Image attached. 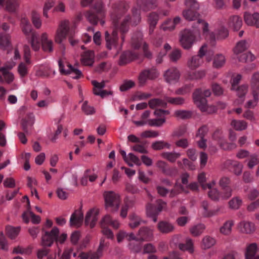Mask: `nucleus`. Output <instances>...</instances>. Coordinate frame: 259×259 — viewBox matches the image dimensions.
<instances>
[{
  "label": "nucleus",
  "instance_id": "obj_3",
  "mask_svg": "<svg viewBox=\"0 0 259 259\" xmlns=\"http://www.w3.org/2000/svg\"><path fill=\"white\" fill-rule=\"evenodd\" d=\"M197 28L186 29L181 32L180 42L184 49H190L194 42L201 39L200 31Z\"/></svg>",
  "mask_w": 259,
  "mask_h": 259
},
{
  "label": "nucleus",
  "instance_id": "obj_64",
  "mask_svg": "<svg viewBox=\"0 0 259 259\" xmlns=\"http://www.w3.org/2000/svg\"><path fill=\"white\" fill-rule=\"evenodd\" d=\"M32 22L34 27L39 29L41 26V21L39 15L36 13H33L32 16Z\"/></svg>",
  "mask_w": 259,
  "mask_h": 259
},
{
  "label": "nucleus",
  "instance_id": "obj_40",
  "mask_svg": "<svg viewBox=\"0 0 259 259\" xmlns=\"http://www.w3.org/2000/svg\"><path fill=\"white\" fill-rule=\"evenodd\" d=\"M136 56L132 52L127 51L123 53L120 57L119 64H125L136 58Z\"/></svg>",
  "mask_w": 259,
  "mask_h": 259
},
{
  "label": "nucleus",
  "instance_id": "obj_53",
  "mask_svg": "<svg viewBox=\"0 0 259 259\" xmlns=\"http://www.w3.org/2000/svg\"><path fill=\"white\" fill-rule=\"evenodd\" d=\"M130 222L129 226L131 228H135L142 223L141 219L135 214L131 215L130 217Z\"/></svg>",
  "mask_w": 259,
  "mask_h": 259
},
{
  "label": "nucleus",
  "instance_id": "obj_28",
  "mask_svg": "<svg viewBox=\"0 0 259 259\" xmlns=\"http://www.w3.org/2000/svg\"><path fill=\"white\" fill-rule=\"evenodd\" d=\"M158 230L162 233L167 234L174 230V225L167 221H160L157 224Z\"/></svg>",
  "mask_w": 259,
  "mask_h": 259
},
{
  "label": "nucleus",
  "instance_id": "obj_62",
  "mask_svg": "<svg viewBox=\"0 0 259 259\" xmlns=\"http://www.w3.org/2000/svg\"><path fill=\"white\" fill-rule=\"evenodd\" d=\"M242 79V75L240 74H234L231 80V90H234L237 87V85Z\"/></svg>",
  "mask_w": 259,
  "mask_h": 259
},
{
  "label": "nucleus",
  "instance_id": "obj_36",
  "mask_svg": "<svg viewBox=\"0 0 259 259\" xmlns=\"http://www.w3.org/2000/svg\"><path fill=\"white\" fill-rule=\"evenodd\" d=\"M30 64L26 63V61L19 64L17 71L21 78L26 76L28 74Z\"/></svg>",
  "mask_w": 259,
  "mask_h": 259
},
{
  "label": "nucleus",
  "instance_id": "obj_24",
  "mask_svg": "<svg viewBox=\"0 0 259 259\" xmlns=\"http://www.w3.org/2000/svg\"><path fill=\"white\" fill-rule=\"evenodd\" d=\"M156 165L157 167L160 168L161 171L166 175L174 176L178 173V170L176 168H169L167 164L164 161L158 160Z\"/></svg>",
  "mask_w": 259,
  "mask_h": 259
},
{
  "label": "nucleus",
  "instance_id": "obj_17",
  "mask_svg": "<svg viewBox=\"0 0 259 259\" xmlns=\"http://www.w3.org/2000/svg\"><path fill=\"white\" fill-rule=\"evenodd\" d=\"M197 27V29L199 30V28L202 29V35L208 38L211 41V34L213 33L209 29V24L204 20H198L193 26L192 28Z\"/></svg>",
  "mask_w": 259,
  "mask_h": 259
},
{
  "label": "nucleus",
  "instance_id": "obj_6",
  "mask_svg": "<svg viewBox=\"0 0 259 259\" xmlns=\"http://www.w3.org/2000/svg\"><path fill=\"white\" fill-rule=\"evenodd\" d=\"M248 47L247 42L244 40H242L238 41L233 48L234 54L236 56L239 61L247 62H252L255 60V57L250 52L242 54L247 50Z\"/></svg>",
  "mask_w": 259,
  "mask_h": 259
},
{
  "label": "nucleus",
  "instance_id": "obj_22",
  "mask_svg": "<svg viewBox=\"0 0 259 259\" xmlns=\"http://www.w3.org/2000/svg\"><path fill=\"white\" fill-rule=\"evenodd\" d=\"M105 35L107 48L111 50L115 47L118 39L117 31L116 30L113 31L111 35H110L108 31H106Z\"/></svg>",
  "mask_w": 259,
  "mask_h": 259
},
{
  "label": "nucleus",
  "instance_id": "obj_57",
  "mask_svg": "<svg viewBox=\"0 0 259 259\" xmlns=\"http://www.w3.org/2000/svg\"><path fill=\"white\" fill-rule=\"evenodd\" d=\"M205 71L204 70H200L190 73L188 76V78L190 79H200L205 77Z\"/></svg>",
  "mask_w": 259,
  "mask_h": 259
},
{
  "label": "nucleus",
  "instance_id": "obj_59",
  "mask_svg": "<svg viewBox=\"0 0 259 259\" xmlns=\"http://www.w3.org/2000/svg\"><path fill=\"white\" fill-rule=\"evenodd\" d=\"M209 197L214 201H219L221 199V193L216 189L210 190L208 193Z\"/></svg>",
  "mask_w": 259,
  "mask_h": 259
},
{
  "label": "nucleus",
  "instance_id": "obj_23",
  "mask_svg": "<svg viewBox=\"0 0 259 259\" xmlns=\"http://www.w3.org/2000/svg\"><path fill=\"white\" fill-rule=\"evenodd\" d=\"M238 228L240 232L245 234H251L255 230L253 223L246 221L240 222L238 225Z\"/></svg>",
  "mask_w": 259,
  "mask_h": 259
},
{
  "label": "nucleus",
  "instance_id": "obj_30",
  "mask_svg": "<svg viewBox=\"0 0 259 259\" xmlns=\"http://www.w3.org/2000/svg\"><path fill=\"white\" fill-rule=\"evenodd\" d=\"M259 19V14L254 13L251 14L248 12H245L244 14V20L245 22L248 25H255Z\"/></svg>",
  "mask_w": 259,
  "mask_h": 259
},
{
  "label": "nucleus",
  "instance_id": "obj_47",
  "mask_svg": "<svg viewBox=\"0 0 259 259\" xmlns=\"http://www.w3.org/2000/svg\"><path fill=\"white\" fill-rule=\"evenodd\" d=\"M229 206L232 209H238L242 204V200L239 197L232 198L228 202Z\"/></svg>",
  "mask_w": 259,
  "mask_h": 259
},
{
  "label": "nucleus",
  "instance_id": "obj_55",
  "mask_svg": "<svg viewBox=\"0 0 259 259\" xmlns=\"http://www.w3.org/2000/svg\"><path fill=\"white\" fill-rule=\"evenodd\" d=\"M174 116L179 119H187L191 116V113L187 110H178L175 111Z\"/></svg>",
  "mask_w": 259,
  "mask_h": 259
},
{
  "label": "nucleus",
  "instance_id": "obj_42",
  "mask_svg": "<svg viewBox=\"0 0 259 259\" xmlns=\"http://www.w3.org/2000/svg\"><path fill=\"white\" fill-rule=\"evenodd\" d=\"M216 243L214 238L206 236L202 239L201 246L203 249H207L213 246Z\"/></svg>",
  "mask_w": 259,
  "mask_h": 259
},
{
  "label": "nucleus",
  "instance_id": "obj_52",
  "mask_svg": "<svg viewBox=\"0 0 259 259\" xmlns=\"http://www.w3.org/2000/svg\"><path fill=\"white\" fill-rule=\"evenodd\" d=\"M257 250L256 244H251L249 245L246 250L245 254L246 259H252L255 254Z\"/></svg>",
  "mask_w": 259,
  "mask_h": 259
},
{
  "label": "nucleus",
  "instance_id": "obj_49",
  "mask_svg": "<svg viewBox=\"0 0 259 259\" xmlns=\"http://www.w3.org/2000/svg\"><path fill=\"white\" fill-rule=\"evenodd\" d=\"M259 93L252 92V99H249L245 104V107L247 108H253L257 104Z\"/></svg>",
  "mask_w": 259,
  "mask_h": 259
},
{
  "label": "nucleus",
  "instance_id": "obj_35",
  "mask_svg": "<svg viewBox=\"0 0 259 259\" xmlns=\"http://www.w3.org/2000/svg\"><path fill=\"white\" fill-rule=\"evenodd\" d=\"M158 20V15L155 12L150 13L148 16V21L149 24V32H153L154 28L156 26Z\"/></svg>",
  "mask_w": 259,
  "mask_h": 259
},
{
  "label": "nucleus",
  "instance_id": "obj_54",
  "mask_svg": "<svg viewBox=\"0 0 259 259\" xmlns=\"http://www.w3.org/2000/svg\"><path fill=\"white\" fill-rule=\"evenodd\" d=\"M165 100L166 102L175 105H182L185 103V99L182 97H165Z\"/></svg>",
  "mask_w": 259,
  "mask_h": 259
},
{
  "label": "nucleus",
  "instance_id": "obj_4",
  "mask_svg": "<svg viewBox=\"0 0 259 259\" xmlns=\"http://www.w3.org/2000/svg\"><path fill=\"white\" fill-rule=\"evenodd\" d=\"M20 27L22 31L26 35L31 34V37L29 40L32 49L34 51H38L40 49V42L38 40V34L35 32H32V28L29 20L26 18L21 19Z\"/></svg>",
  "mask_w": 259,
  "mask_h": 259
},
{
  "label": "nucleus",
  "instance_id": "obj_46",
  "mask_svg": "<svg viewBox=\"0 0 259 259\" xmlns=\"http://www.w3.org/2000/svg\"><path fill=\"white\" fill-rule=\"evenodd\" d=\"M166 102L159 99H153L148 102V105L151 109H154L157 107H165Z\"/></svg>",
  "mask_w": 259,
  "mask_h": 259
},
{
  "label": "nucleus",
  "instance_id": "obj_5",
  "mask_svg": "<svg viewBox=\"0 0 259 259\" xmlns=\"http://www.w3.org/2000/svg\"><path fill=\"white\" fill-rule=\"evenodd\" d=\"M59 229L55 227L50 232L46 231L42 236L41 243L45 246H51L54 241L61 244L63 243L67 237V234L63 233L59 236Z\"/></svg>",
  "mask_w": 259,
  "mask_h": 259
},
{
  "label": "nucleus",
  "instance_id": "obj_7",
  "mask_svg": "<svg viewBox=\"0 0 259 259\" xmlns=\"http://www.w3.org/2000/svg\"><path fill=\"white\" fill-rule=\"evenodd\" d=\"M105 206L106 209L111 211H117L120 204L119 194L112 191H105L103 194Z\"/></svg>",
  "mask_w": 259,
  "mask_h": 259
},
{
  "label": "nucleus",
  "instance_id": "obj_31",
  "mask_svg": "<svg viewBox=\"0 0 259 259\" xmlns=\"http://www.w3.org/2000/svg\"><path fill=\"white\" fill-rule=\"evenodd\" d=\"M242 24V19L238 16H233L229 19V26L235 30H238L241 28Z\"/></svg>",
  "mask_w": 259,
  "mask_h": 259
},
{
  "label": "nucleus",
  "instance_id": "obj_34",
  "mask_svg": "<svg viewBox=\"0 0 259 259\" xmlns=\"http://www.w3.org/2000/svg\"><path fill=\"white\" fill-rule=\"evenodd\" d=\"M21 230L20 227H13L7 226L6 228V231L7 236L11 239H15L19 235Z\"/></svg>",
  "mask_w": 259,
  "mask_h": 259
},
{
  "label": "nucleus",
  "instance_id": "obj_2",
  "mask_svg": "<svg viewBox=\"0 0 259 259\" xmlns=\"http://www.w3.org/2000/svg\"><path fill=\"white\" fill-rule=\"evenodd\" d=\"M211 92L209 90H205L203 92L201 89H197L193 94V99L194 103L199 109L207 113H212L217 111V107L213 105L208 106L205 98L210 96Z\"/></svg>",
  "mask_w": 259,
  "mask_h": 259
},
{
  "label": "nucleus",
  "instance_id": "obj_58",
  "mask_svg": "<svg viewBox=\"0 0 259 259\" xmlns=\"http://www.w3.org/2000/svg\"><path fill=\"white\" fill-rule=\"evenodd\" d=\"M233 190L230 187H223L222 192L221 193V200H227L232 195Z\"/></svg>",
  "mask_w": 259,
  "mask_h": 259
},
{
  "label": "nucleus",
  "instance_id": "obj_25",
  "mask_svg": "<svg viewBox=\"0 0 259 259\" xmlns=\"http://www.w3.org/2000/svg\"><path fill=\"white\" fill-rule=\"evenodd\" d=\"M248 86L246 85H242L239 87H236V90L238 99L234 101V104L236 105L242 104L244 101V96L247 92Z\"/></svg>",
  "mask_w": 259,
  "mask_h": 259
},
{
  "label": "nucleus",
  "instance_id": "obj_48",
  "mask_svg": "<svg viewBox=\"0 0 259 259\" xmlns=\"http://www.w3.org/2000/svg\"><path fill=\"white\" fill-rule=\"evenodd\" d=\"M125 162L131 167L133 166L134 164L137 165L141 164L140 159L133 153H129L127 155V159Z\"/></svg>",
  "mask_w": 259,
  "mask_h": 259
},
{
  "label": "nucleus",
  "instance_id": "obj_19",
  "mask_svg": "<svg viewBox=\"0 0 259 259\" xmlns=\"http://www.w3.org/2000/svg\"><path fill=\"white\" fill-rule=\"evenodd\" d=\"M156 203V210L155 211H152L151 209H150V207L148 208V217L152 218L154 222L157 221V216L160 212L166 209V202L161 200H157Z\"/></svg>",
  "mask_w": 259,
  "mask_h": 259
},
{
  "label": "nucleus",
  "instance_id": "obj_29",
  "mask_svg": "<svg viewBox=\"0 0 259 259\" xmlns=\"http://www.w3.org/2000/svg\"><path fill=\"white\" fill-rule=\"evenodd\" d=\"M94 53L92 51L84 52L81 56V62L84 65L91 66L94 63Z\"/></svg>",
  "mask_w": 259,
  "mask_h": 259
},
{
  "label": "nucleus",
  "instance_id": "obj_20",
  "mask_svg": "<svg viewBox=\"0 0 259 259\" xmlns=\"http://www.w3.org/2000/svg\"><path fill=\"white\" fill-rule=\"evenodd\" d=\"M83 214L81 209L75 210L70 218V225L76 228L81 226L83 222Z\"/></svg>",
  "mask_w": 259,
  "mask_h": 259
},
{
  "label": "nucleus",
  "instance_id": "obj_32",
  "mask_svg": "<svg viewBox=\"0 0 259 259\" xmlns=\"http://www.w3.org/2000/svg\"><path fill=\"white\" fill-rule=\"evenodd\" d=\"M250 84L252 92L259 93V72H254L252 74Z\"/></svg>",
  "mask_w": 259,
  "mask_h": 259
},
{
  "label": "nucleus",
  "instance_id": "obj_10",
  "mask_svg": "<svg viewBox=\"0 0 259 259\" xmlns=\"http://www.w3.org/2000/svg\"><path fill=\"white\" fill-rule=\"evenodd\" d=\"M58 65L60 72L62 74L70 75L71 77L74 79L79 78L81 75L80 70L67 62L64 63L62 61L59 60Z\"/></svg>",
  "mask_w": 259,
  "mask_h": 259
},
{
  "label": "nucleus",
  "instance_id": "obj_61",
  "mask_svg": "<svg viewBox=\"0 0 259 259\" xmlns=\"http://www.w3.org/2000/svg\"><path fill=\"white\" fill-rule=\"evenodd\" d=\"M83 112L87 115L93 114L95 112L94 108L89 106L87 101H84L81 106Z\"/></svg>",
  "mask_w": 259,
  "mask_h": 259
},
{
  "label": "nucleus",
  "instance_id": "obj_27",
  "mask_svg": "<svg viewBox=\"0 0 259 259\" xmlns=\"http://www.w3.org/2000/svg\"><path fill=\"white\" fill-rule=\"evenodd\" d=\"M226 62V58L223 53H217L213 57L212 66L214 68L220 69L223 67Z\"/></svg>",
  "mask_w": 259,
  "mask_h": 259
},
{
  "label": "nucleus",
  "instance_id": "obj_44",
  "mask_svg": "<svg viewBox=\"0 0 259 259\" xmlns=\"http://www.w3.org/2000/svg\"><path fill=\"white\" fill-rule=\"evenodd\" d=\"M152 148L155 150H160L164 148L170 149L171 144L164 141H158L153 142L151 145Z\"/></svg>",
  "mask_w": 259,
  "mask_h": 259
},
{
  "label": "nucleus",
  "instance_id": "obj_45",
  "mask_svg": "<svg viewBox=\"0 0 259 259\" xmlns=\"http://www.w3.org/2000/svg\"><path fill=\"white\" fill-rule=\"evenodd\" d=\"M19 8L18 3L14 1L8 0L5 5V10L9 13H16Z\"/></svg>",
  "mask_w": 259,
  "mask_h": 259
},
{
  "label": "nucleus",
  "instance_id": "obj_38",
  "mask_svg": "<svg viewBox=\"0 0 259 259\" xmlns=\"http://www.w3.org/2000/svg\"><path fill=\"white\" fill-rule=\"evenodd\" d=\"M231 125L236 131H241L247 128L248 124L244 120L233 119L231 122Z\"/></svg>",
  "mask_w": 259,
  "mask_h": 259
},
{
  "label": "nucleus",
  "instance_id": "obj_1",
  "mask_svg": "<svg viewBox=\"0 0 259 259\" xmlns=\"http://www.w3.org/2000/svg\"><path fill=\"white\" fill-rule=\"evenodd\" d=\"M158 6L157 0H137L136 5L132 9L133 17L126 16L121 21L119 27L120 30L124 33L128 29L129 24L136 25L141 21L140 11H149L155 9Z\"/></svg>",
  "mask_w": 259,
  "mask_h": 259
},
{
  "label": "nucleus",
  "instance_id": "obj_21",
  "mask_svg": "<svg viewBox=\"0 0 259 259\" xmlns=\"http://www.w3.org/2000/svg\"><path fill=\"white\" fill-rule=\"evenodd\" d=\"M137 236L139 240L150 241L153 237V230L148 227L141 228Z\"/></svg>",
  "mask_w": 259,
  "mask_h": 259
},
{
  "label": "nucleus",
  "instance_id": "obj_11",
  "mask_svg": "<svg viewBox=\"0 0 259 259\" xmlns=\"http://www.w3.org/2000/svg\"><path fill=\"white\" fill-rule=\"evenodd\" d=\"M170 112L168 110H156L154 112L155 118L149 119L148 124L151 126L160 127L166 122L165 116L168 115Z\"/></svg>",
  "mask_w": 259,
  "mask_h": 259
},
{
  "label": "nucleus",
  "instance_id": "obj_13",
  "mask_svg": "<svg viewBox=\"0 0 259 259\" xmlns=\"http://www.w3.org/2000/svg\"><path fill=\"white\" fill-rule=\"evenodd\" d=\"M142 34L141 32L137 33V36L134 35L132 37L133 45L135 48H138L140 45L142 46L143 50L145 57L151 59L152 57V53L148 50V45L142 41Z\"/></svg>",
  "mask_w": 259,
  "mask_h": 259
},
{
  "label": "nucleus",
  "instance_id": "obj_41",
  "mask_svg": "<svg viewBox=\"0 0 259 259\" xmlns=\"http://www.w3.org/2000/svg\"><path fill=\"white\" fill-rule=\"evenodd\" d=\"M161 155L163 158L167 160L169 162H174L181 156V154L180 153L172 151L163 152L161 153Z\"/></svg>",
  "mask_w": 259,
  "mask_h": 259
},
{
  "label": "nucleus",
  "instance_id": "obj_37",
  "mask_svg": "<svg viewBox=\"0 0 259 259\" xmlns=\"http://www.w3.org/2000/svg\"><path fill=\"white\" fill-rule=\"evenodd\" d=\"M179 248L182 251H187L190 253L194 252L193 242L190 238H187L186 243H180L179 245Z\"/></svg>",
  "mask_w": 259,
  "mask_h": 259
},
{
  "label": "nucleus",
  "instance_id": "obj_56",
  "mask_svg": "<svg viewBox=\"0 0 259 259\" xmlns=\"http://www.w3.org/2000/svg\"><path fill=\"white\" fill-rule=\"evenodd\" d=\"M205 227L203 224H198L192 227L190 231L194 236H198L203 233Z\"/></svg>",
  "mask_w": 259,
  "mask_h": 259
},
{
  "label": "nucleus",
  "instance_id": "obj_60",
  "mask_svg": "<svg viewBox=\"0 0 259 259\" xmlns=\"http://www.w3.org/2000/svg\"><path fill=\"white\" fill-rule=\"evenodd\" d=\"M135 85V82L132 80H124L120 86V90L121 92L126 91L134 87Z\"/></svg>",
  "mask_w": 259,
  "mask_h": 259
},
{
  "label": "nucleus",
  "instance_id": "obj_14",
  "mask_svg": "<svg viewBox=\"0 0 259 259\" xmlns=\"http://www.w3.org/2000/svg\"><path fill=\"white\" fill-rule=\"evenodd\" d=\"M165 81L170 84H175L178 82L180 73L179 70L175 67H172L167 69L164 73Z\"/></svg>",
  "mask_w": 259,
  "mask_h": 259
},
{
  "label": "nucleus",
  "instance_id": "obj_63",
  "mask_svg": "<svg viewBox=\"0 0 259 259\" xmlns=\"http://www.w3.org/2000/svg\"><path fill=\"white\" fill-rule=\"evenodd\" d=\"M54 5L53 0H47L45 2L43 9V15L45 17L48 18V12L54 6Z\"/></svg>",
  "mask_w": 259,
  "mask_h": 259
},
{
  "label": "nucleus",
  "instance_id": "obj_18",
  "mask_svg": "<svg viewBox=\"0 0 259 259\" xmlns=\"http://www.w3.org/2000/svg\"><path fill=\"white\" fill-rule=\"evenodd\" d=\"M229 36L228 30L223 25H220L215 29L213 34H211V41L224 40Z\"/></svg>",
  "mask_w": 259,
  "mask_h": 259
},
{
  "label": "nucleus",
  "instance_id": "obj_39",
  "mask_svg": "<svg viewBox=\"0 0 259 259\" xmlns=\"http://www.w3.org/2000/svg\"><path fill=\"white\" fill-rule=\"evenodd\" d=\"M197 9H189L183 12V17L188 21H194L198 18V14L196 12Z\"/></svg>",
  "mask_w": 259,
  "mask_h": 259
},
{
  "label": "nucleus",
  "instance_id": "obj_8",
  "mask_svg": "<svg viewBox=\"0 0 259 259\" xmlns=\"http://www.w3.org/2000/svg\"><path fill=\"white\" fill-rule=\"evenodd\" d=\"M11 47L10 36L9 34L0 33V48L4 51L8 50V53L13 54L14 60H17L21 57L19 51L17 48H10Z\"/></svg>",
  "mask_w": 259,
  "mask_h": 259
},
{
  "label": "nucleus",
  "instance_id": "obj_16",
  "mask_svg": "<svg viewBox=\"0 0 259 259\" xmlns=\"http://www.w3.org/2000/svg\"><path fill=\"white\" fill-rule=\"evenodd\" d=\"M40 40L42 50L47 53H52L54 51V42L49 38V34L44 32L40 36Z\"/></svg>",
  "mask_w": 259,
  "mask_h": 259
},
{
  "label": "nucleus",
  "instance_id": "obj_9",
  "mask_svg": "<svg viewBox=\"0 0 259 259\" xmlns=\"http://www.w3.org/2000/svg\"><path fill=\"white\" fill-rule=\"evenodd\" d=\"M69 22L68 20H64L60 22L54 36L55 41L62 46L63 49H65L62 42L66 39L67 33L69 30Z\"/></svg>",
  "mask_w": 259,
  "mask_h": 259
},
{
  "label": "nucleus",
  "instance_id": "obj_33",
  "mask_svg": "<svg viewBox=\"0 0 259 259\" xmlns=\"http://www.w3.org/2000/svg\"><path fill=\"white\" fill-rule=\"evenodd\" d=\"M202 59L199 55L193 56L188 61V66L191 69H195L199 67L202 63Z\"/></svg>",
  "mask_w": 259,
  "mask_h": 259
},
{
  "label": "nucleus",
  "instance_id": "obj_43",
  "mask_svg": "<svg viewBox=\"0 0 259 259\" xmlns=\"http://www.w3.org/2000/svg\"><path fill=\"white\" fill-rule=\"evenodd\" d=\"M234 221L232 220L226 221L220 228V232L225 235L230 234L232 231V228L234 225Z\"/></svg>",
  "mask_w": 259,
  "mask_h": 259
},
{
  "label": "nucleus",
  "instance_id": "obj_51",
  "mask_svg": "<svg viewBox=\"0 0 259 259\" xmlns=\"http://www.w3.org/2000/svg\"><path fill=\"white\" fill-rule=\"evenodd\" d=\"M201 207L202 208V214L204 217H210L215 215L218 210H208V203L206 201H203L201 204Z\"/></svg>",
  "mask_w": 259,
  "mask_h": 259
},
{
  "label": "nucleus",
  "instance_id": "obj_12",
  "mask_svg": "<svg viewBox=\"0 0 259 259\" xmlns=\"http://www.w3.org/2000/svg\"><path fill=\"white\" fill-rule=\"evenodd\" d=\"M16 61L13 59L12 61L7 62L0 68L5 81L8 84L11 83L14 79V75L10 70L15 66Z\"/></svg>",
  "mask_w": 259,
  "mask_h": 259
},
{
  "label": "nucleus",
  "instance_id": "obj_50",
  "mask_svg": "<svg viewBox=\"0 0 259 259\" xmlns=\"http://www.w3.org/2000/svg\"><path fill=\"white\" fill-rule=\"evenodd\" d=\"M187 130V127L186 125H181L176 128L171 134L172 137L179 138L184 136Z\"/></svg>",
  "mask_w": 259,
  "mask_h": 259
},
{
  "label": "nucleus",
  "instance_id": "obj_26",
  "mask_svg": "<svg viewBox=\"0 0 259 259\" xmlns=\"http://www.w3.org/2000/svg\"><path fill=\"white\" fill-rule=\"evenodd\" d=\"M35 121V117L33 114L30 113L23 120L22 126L24 132L28 134L31 129Z\"/></svg>",
  "mask_w": 259,
  "mask_h": 259
},
{
  "label": "nucleus",
  "instance_id": "obj_15",
  "mask_svg": "<svg viewBox=\"0 0 259 259\" xmlns=\"http://www.w3.org/2000/svg\"><path fill=\"white\" fill-rule=\"evenodd\" d=\"M99 209L94 207L88 210L85 217V225L93 228L98 220V215L99 214Z\"/></svg>",
  "mask_w": 259,
  "mask_h": 259
}]
</instances>
